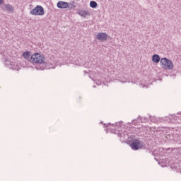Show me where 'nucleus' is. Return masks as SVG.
I'll return each instance as SVG.
<instances>
[{
    "label": "nucleus",
    "instance_id": "obj_1",
    "mask_svg": "<svg viewBox=\"0 0 181 181\" xmlns=\"http://www.w3.org/2000/svg\"><path fill=\"white\" fill-rule=\"evenodd\" d=\"M30 60L33 63H36L37 64H43L46 62V58L43 54L35 52L31 55Z\"/></svg>",
    "mask_w": 181,
    "mask_h": 181
},
{
    "label": "nucleus",
    "instance_id": "obj_2",
    "mask_svg": "<svg viewBox=\"0 0 181 181\" xmlns=\"http://www.w3.org/2000/svg\"><path fill=\"white\" fill-rule=\"evenodd\" d=\"M160 63L162 69L165 70H172L173 69V63L168 58H162Z\"/></svg>",
    "mask_w": 181,
    "mask_h": 181
},
{
    "label": "nucleus",
    "instance_id": "obj_3",
    "mask_svg": "<svg viewBox=\"0 0 181 181\" xmlns=\"http://www.w3.org/2000/svg\"><path fill=\"white\" fill-rule=\"evenodd\" d=\"M30 13L34 16H42V15H45V9L42 6L37 5L34 9L30 11Z\"/></svg>",
    "mask_w": 181,
    "mask_h": 181
},
{
    "label": "nucleus",
    "instance_id": "obj_4",
    "mask_svg": "<svg viewBox=\"0 0 181 181\" xmlns=\"http://www.w3.org/2000/svg\"><path fill=\"white\" fill-rule=\"evenodd\" d=\"M130 146L132 149H133V151H138V149H141V148H142L143 146L141 141L136 139L132 142Z\"/></svg>",
    "mask_w": 181,
    "mask_h": 181
},
{
    "label": "nucleus",
    "instance_id": "obj_5",
    "mask_svg": "<svg viewBox=\"0 0 181 181\" xmlns=\"http://www.w3.org/2000/svg\"><path fill=\"white\" fill-rule=\"evenodd\" d=\"M107 38L108 35H107V33H99L96 35V39H98V40H101V42H105V40H107Z\"/></svg>",
    "mask_w": 181,
    "mask_h": 181
},
{
    "label": "nucleus",
    "instance_id": "obj_6",
    "mask_svg": "<svg viewBox=\"0 0 181 181\" xmlns=\"http://www.w3.org/2000/svg\"><path fill=\"white\" fill-rule=\"evenodd\" d=\"M57 6L61 9H66L69 7V3L66 1H59L57 4Z\"/></svg>",
    "mask_w": 181,
    "mask_h": 181
},
{
    "label": "nucleus",
    "instance_id": "obj_7",
    "mask_svg": "<svg viewBox=\"0 0 181 181\" xmlns=\"http://www.w3.org/2000/svg\"><path fill=\"white\" fill-rule=\"evenodd\" d=\"M152 62L153 63H159L160 62V57L158 54H154L152 57Z\"/></svg>",
    "mask_w": 181,
    "mask_h": 181
},
{
    "label": "nucleus",
    "instance_id": "obj_8",
    "mask_svg": "<svg viewBox=\"0 0 181 181\" xmlns=\"http://www.w3.org/2000/svg\"><path fill=\"white\" fill-rule=\"evenodd\" d=\"M23 57L24 59H29V57H30V52H29V51L24 52L23 53Z\"/></svg>",
    "mask_w": 181,
    "mask_h": 181
},
{
    "label": "nucleus",
    "instance_id": "obj_9",
    "mask_svg": "<svg viewBox=\"0 0 181 181\" xmlns=\"http://www.w3.org/2000/svg\"><path fill=\"white\" fill-rule=\"evenodd\" d=\"M5 8L8 12H13V8L9 4H6Z\"/></svg>",
    "mask_w": 181,
    "mask_h": 181
},
{
    "label": "nucleus",
    "instance_id": "obj_10",
    "mask_svg": "<svg viewBox=\"0 0 181 181\" xmlns=\"http://www.w3.org/2000/svg\"><path fill=\"white\" fill-rule=\"evenodd\" d=\"M81 16H83V18H86L88 15V12L87 11H81L78 13Z\"/></svg>",
    "mask_w": 181,
    "mask_h": 181
},
{
    "label": "nucleus",
    "instance_id": "obj_11",
    "mask_svg": "<svg viewBox=\"0 0 181 181\" xmlns=\"http://www.w3.org/2000/svg\"><path fill=\"white\" fill-rule=\"evenodd\" d=\"M90 8H95L97 6V2L94 1H91L90 2Z\"/></svg>",
    "mask_w": 181,
    "mask_h": 181
},
{
    "label": "nucleus",
    "instance_id": "obj_12",
    "mask_svg": "<svg viewBox=\"0 0 181 181\" xmlns=\"http://www.w3.org/2000/svg\"><path fill=\"white\" fill-rule=\"evenodd\" d=\"M4 4V0H0V5H2Z\"/></svg>",
    "mask_w": 181,
    "mask_h": 181
}]
</instances>
